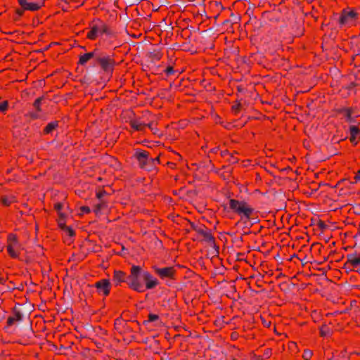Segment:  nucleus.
Listing matches in <instances>:
<instances>
[{"instance_id": "nucleus-1", "label": "nucleus", "mask_w": 360, "mask_h": 360, "mask_svg": "<svg viewBox=\"0 0 360 360\" xmlns=\"http://www.w3.org/2000/svg\"><path fill=\"white\" fill-rule=\"evenodd\" d=\"M88 29L89 31L86 37L91 41H95L103 35H105L106 39L110 41H113L117 37V33L105 21L98 18H94L89 22Z\"/></svg>"}, {"instance_id": "nucleus-2", "label": "nucleus", "mask_w": 360, "mask_h": 360, "mask_svg": "<svg viewBox=\"0 0 360 360\" xmlns=\"http://www.w3.org/2000/svg\"><path fill=\"white\" fill-rule=\"evenodd\" d=\"M229 209L238 214L242 221L250 220L254 214V208L245 200L230 199L229 201Z\"/></svg>"}, {"instance_id": "nucleus-3", "label": "nucleus", "mask_w": 360, "mask_h": 360, "mask_svg": "<svg viewBox=\"0 0 360 360\" xmlns=\"http://www.w3.org/2000/svg\"><path fill=\"white\" fill-rule=\"evenodd\" d=\"M143 270L139 265H132L128 278V287L138 292L145 291L144 285L141 282Z\"/></svg>"}, {"instance_id": "nucleus-4", "label": "nucleus", "mask_w": 360, "mask_h": 360, "mask_svg": "<svg viewBox=\"0 0 360 360\" xmlns=\"http://www.w3.org/2000/svg\"><path fill=\"white\" fill-rule=\"evenodd\" d=\"M193 229L198 234V239L207 243L211 247L216 250V252L219 253V247L215 243V238L212 236L211 231L205 226H195L192 224Z\"/></svg>"}, {"instance_id": "nucleus-5", "label": "nucleus", "mask_w": 360, "mask_h": 360, "mask_svg": "<svg viewBox=\"0 0 360 360\" xmlns=\"http://www.w3.org/2000/svg\"><path fill=\"white\" fill-rule=\"evenodd\" d=\"M359 13L353 8H346L341 11L339 24L351 27L355 26L359 19Z\"/></svg>"}, {"instance_id": "nucleus-6", "label": "nucleus", "mask_w": 360, "mask_h": 360, "mask_svg": "<svg viewBox=\"0 0 360 360\" xmlns=\"http://www.w3.org/2000/svg\"><path fill=\"white\" fill-rule=\"evenodd\" d=\"M6 250L8 255L13 258H18L21 253V245L18 236L14 233H9L6 240Z\"/></svg>"}, {"instance_id": "nucleus-7", "label": "nucleus", "mask_w": 360, "mask_h": 360, "mask_svg": "<svg viewBox=\"0 0 360 360\" xmlns=\"http://www.w3.org/2000/svg\"><path fill=\"white\" fill-rule=\"evenodd\" d=\"M129 117V124L131 127V128L133 129V131H144L146 128V124L147 122L144 120V118L147 117L148 115H150V112L146 111L144 112L142 117H131V116L133 115V112L131 111H127L125 112Z\"/></svg>"}, {"instance_id": "nucleus-8", "label": "nucleus", "mask_w": 360, "mask_h": 360, "mask_svg": "<svg viewBox=\"0 0 360 360\" xmlns=\"http://www.w3.org/2000/svg\"><path fill=\"white\" fill-rule=\"evenodd\" d=\"M19 5L25 11H37L44 6V0H18Z\"/></svg>"}, {"instance_id": "nucleus-9", "label": "nucleus", "mask_w": 360, "mask_h": 360, "mask_svg": "<svg viewBox=\"0 0 360 360\" xmlns=\"http://www.w3.org/2000/svg\"><path fill=\"white\" fill-rule=\"evenodd\" d=\"M153 269L155 273L162 280L166 278L174 279L176 269L173 266H167L163 268L153 266Z\"/></svg>"}, {"instance_id": "nucleus-10", "label": "nucleus", "mask_w": 360, "mask_h": 360, "mask_svg": "<svg viewBox=\"0 0 360 360\" xmlns=\"http://www.w3.org/2000/svg\"><path fill=\"white\" fill-rule=\"evenodd\" d=\"M94 286L97 289L98 294L102 295L104 297L109 295L111 289V284L108 279H101L96 282Z\"/></svg>"}, {"instance_id": "nucleus-11", "label": "nucleus", "mask_w": 360, "mask_h": 360, "mask_svg": "<svg viewBox=\"0 0 360 360\" xmlns=\"http://www.w3.org/2000/svg\"><path fill=\"white\" fill-rule=\"evenodd\" d=\"M142 279L145 282V290L155 288L159 285L158 280L154 277L149 271H143Z\"/></svg>"}, {"instance_id": "nucleus-12", "label": "nucleus", "mask_w": 360, "mask_h": 360, "mask_svg": "<svg viewBox=\"0 0 360 360\" xmlns=\"http://www.w3.org/2000/svg\"><path fill=\"white\" fill-rule=\"evenodd\" d=\"M134 156L142 168H145L148 162H153L155 161V159L149 158V153L143 150H136Z\"/></svg>"}, {"instance_id": "nucleus-13", "label": "nucleus", "mask_w": 360, "mask_h": 360, "mask_svg": "<svg viewBox=\"0 0 360 360\" xmlns=\"http://www.w3.org/2000/svg\"><path fill=\"white\" fill-rule=\"evenodd\" d=\"M129 275L122 270H115L112 274V281L115 286H120L122 283H127L128 285Z\"/></svg>"}, {"instance_id": "nucleus-14", "label": "nucleus", "mask_w": 360, "mask_h": 360, "mask_svg": "<svg viewBox=\"0 0 360 360\" xmlns=\"http://www.w3.org/2000/svg\"><path fill=\"white\" fill-rule=\"evenodd\" d=\"M98 62L105 72H112L115 63L114 59L109 56L99 58Z\"/></svg>"}, {"instance_id": "nucleus-15", "label": "nucleus", "mask_w": 360, "mask_h": 360, "mask_svg": "<svg viewBox=\"0 0 360 360\" xmlns=\"http://www.w3.org/2000/svg\"><path fill=\"white\" fill-rule=\"evenodd\" d=\"M346 265H349L352 268L360 266V254L352 253L347 255Z\"/></svg>"}, {"instance_id": "nucleus-16", "label": "nucleus", "mask_w": 360, "mask_h": 360, "mask_svg": "<svg viewBox=\"0 0 360 360\" xmlns=\"http://www.w3.org/2000/svg\"><path fill=\"white\" fill-rule=\"evenodd\" d=\"M22 314L20 313V311L14 310L13 315L9 316L7 319L6 326H5V328L8 329L10 326L13 325L15 322L20 321L22 320Z\"/></svg>"}, {"instance_id": "nucleus-17", "label": "nucleus", "mask_w": 360, "mask_h": 360, "mask_svg": "<svg viewBox=\"0 0 360 360\" xmlns=\"http://www.w3.org/2000/svg\"><path fill=\"white\" fill-rule=\"evenodd\" d=\"M350 131V141L354 144H357L358 141L360 140V131L359 128L356 126H351L349 127Z\"/></svg>"}, {"instance_id": "nucleus-18", "label": "nucleus", "mask_w": 360, "mask_h": 360, "mask_svg": "<svg viewBox=\"0 0 360 360\" xmlns=\"http://www.w3.org/2000/svg\"><path fill=\"white\" fill-rule=\"evenodd\" d=\"M94 56V52L84 53L79 56L78 64L84 65L86 63Z\"/></svg>"}, {"instance_id": "nucleus-19", "label": "nucleus", "mask_w": 360, "mask_h": 360, "mask_svg": "<svg viewBox=\"0 0 360 360\" xmlns=\"http://www.w3.org/2000/svg\"><path fill=\"white\" fill-rule=\"evenodd\" d=\"M58 127V122L53 121L48 123V124L44 129V133L49 134L52 132L53 130L56 129Z\"/></svg>"}, {"instance_id": "nucleus-20", "label": "nucleus", "mask_w": 360, "mask_h": 360, "mask_svg": "<svg viewBox=\"0 0 360 360\" xmlns=\"http://www.w3.org/2000/svg\"><path fill=\"white\" fill-rule=\"evenodd\" d=\"M1 202L4 206H10L15 202V198L13 196H3L1 198Z\"/></svg>"}, {"instance_id": "nucleus-21", "label": "nucleus", "mask_w": 360, "mask_h": 360, "mask_svg": "<svg viewBox=\"0 0 360 360\" xmlns=\"http://www.w3.org/2000/svg\"><path fill=\"white\" fill-rule=\"evenodd\" d=\"M339 112L343 113L348 121L352 120V110L350 108H344L339 110Z\"/></svg>"}, {"instance_id": "nucleus-22", "label": "nucleus", "mask_w": 360, "mask_h": 360, "mask_svg": "<svg viewBox=\"0 0 360 360\" xmlns=\"http://www.w3.org/2000/svg\"><path fill=\"white\" fill-rule=\"evenodd\" d=\"M59 218L58 219V226L62 229H64L67 226L65 225L66 223V215L64 213H60Z\"/></svg>"}, {"instance_id": "nucleus-23", "label": "nucleus", "mask_w": 360, "mask_h": 360, "mask_svg": "<svg viewBox=\"0 0 360 360\" xmlns=\"http://www.w3.org/2000/svg\"><path fill=\"white\" fill-rule=\"evenodd\" d=\"M44 99V97L41 96V97H39L37 98L34 102L33 103V106L34 108L36 109V110L37 112H41V101L42 100Z\"/></svg>"}, {"instance_id": "nucleus-24", "label": "nucleus", "mask_w": 360, "mask_h": 360, "mask_svg": "<svg viewBox=\"0 0 360 360\" xmlns=\"http://www.w3.org/2000/svg\"><path fill=\"white\" fill-rule=\"evenodd\" d=\"M39 112H37H37H29L26 113L25 116L32 120H37L40 117Z\"/></svg>"}, {"instance_id": "nucleus-25", "label": "nucleus", "mask_w": 360, "mask_h": 360, "mask_svg": "<svg viewBox=\"0 0 360 360\" xmlns=\"http://www.w3.org/2000/svg\"><path fill=\"white\" fill-rule=\"evenodd\" d=\"M146 127H148L153 134H158V128L154 125V122L152 121H149L146 124Z\"/></svg>"}, {"instance_id": "nucleus-26", "label": "nucleus", "mask_w": 360, "mask_h": 360, "mask_svg": "<svg viewBox=\"0 0 360 360\" xmlns=\"http://www.w3.org/2000/svg\"><path fill=\"white\" fill-rule=\"evenodd\" d=\"M313 356L312 351L309 349H304L302 354V357L305 360H311V357Z\"/></svg>"}, {"instance_id": "nucleus-27", "label": "nucleus", "mask_w": 360, "mask_h": 360, "mask_svg": "<svg viewBox=\"0 0 360 360\" xmlns=\"http://www.w3.org/2000/svg\"><path fill=\"white\" fill-rule=\"evenodd\" d=\"M8 108V103L7 101H4L0 103V112H4Z\"/></svg>"}, {"instance_id": "nucleus-28", "label": "nucleus", "mask_w": 360, "mask_h": 360, "mask_svg": "<svg viewBox=\"0 0 360 360\" xmlns=\"http://www.w3.org/2000/svg\"><path fill=\"white\" fill-rule=\"evenodd\" d=\"M262 325L266 328H269L271 326V321L266 319L263 316H260Z\"/></svg>"}, {"instance_id": "nucleus-29", "label": "nucleus", "mask_w": 360, "mask_h": 360, "mask_svg": "<svg viewBox=\"0 0 360 360\" xmlns=\"http://www.w3.org/2000/svg\"><path fill=\"white\" fill-rule=\"evenodd\" d=\"M164 72H165L166 75L168 77V76H170V75H172L175 73V71L173 68L172 66H168L165 70Z\"/></svg>"}, {"instance_id": "nucleus-30", "label": "nucleus", "mask_w": 360, "mask_h": 360, "mask_svg": "<svg viewBox=\"0 0 360 360\" xmlns=\"http://www.w3.org/2000/svg\"><path fill=\"white\" fill-rule=\"evenodd\" d=\"M271 354H272L271 349L266 348L264 351L262 356L264 359H268L271 356Z\"/></svg>"}, {"instance_id": "nucleus-31", "label": "nucleus", "mask_w": 360, "mask_h": 360, "mask_svg": "<svg viewBox=\"0 0 360 360\" xmlns=\"http://www.w3.org/2000/svg\"><path fill=\"white\" fill-rule=\"evenodd\" d=\"M63 207V205L61 202H57L54 205V209L58 212V215H60V213H63L61 212Z\"/></svg>"}, {"instance_id": "nucleus-32", "label": "nucleus", "mask_w": 360, "mask_h": 360, "mask_svg": "<svg viewBox=\"0 0 360 360\" xmlns=\"http://www.w3.org/2000/svg\"><path fill=\"white\" fill-rule=\"evenodd\" d=\"M66 233L70 236H75V231L70 226H67L65 229H63Z\"/></svg>"}, {"instance_id": "nucleus-33", "label": "nucleus", "mask_w": 360, "mask_h": 360, "mask_svg": "<svg viewBox=\"0 0 360 360\" xmlns=\"http://www.w3.org/2000/svg\"><path fill=\"white\" fill-rule=\"evenodd\" d=\"M106 194V191L103 189H101L96 191V195L98 199H101Z\"/></svg>"}, {"instance_id": "nucleus-34", "label": "nucleus", "mask_w": 360, "mask_h": 360, "mask_svg": "<svg viewBox=\"0 0 360 360\" xmlns=\"http://www.w3.org/2000/svg\"><path fill=\"white\" fill-rule=\"evenodd\" d=\"M240 107H241V105L240 103H236L235 105H233L232 106V110L234 112H238L240 109Z\"/></svg>"}, {"instance_id": "nucleus-35", "label": "nucleus", "mask_w": 360, "mask_h": 360, "mask_svg": "<svg viewBox=\"0 0 360 360\" xmlns=\"http://www.w3.org/2000/svg\"><path fill=\"white\" fill-rule=\"evenodd\" d=\"M148 319L150 321H154L158 319V316L153 314H150L148 316Z\"/></svg>"}, {"instance_id": "nucleus-36", "label": "nucleus", "mask_w": 360, "mask_h": 360, "mask_svg": "<svg viewBox=\"0 0 360 360\" xmlns=\"http://www.w3.org/2000/svg\"><path fill=\"white\" fill-rule=\"evenodd\" d=\"M81 211L84 213L89 214L91 212V209L87 206H82L81 207Z\"/></svg>"}, {"instance_id": "nucleus-37", "label": "nucleus", "mask_w": 360, "mask_h": 360, "mask_svg": "<svg viewBox=\"0 0 360 360\" xmlns=\"http://www.w3.org/2000/svg\"><path fill=\"white\" fill-rule=\"evenodd\" d=\"M102 207H103V205L102 204H98L97 205H96V207H95V210H94V212L98 213L101 211V210L102 209Z\"/></svg>"}, {"instance_id": "nucleus-38", "label": "nucleus", "mask_w": 360, "mask_h": 360, "mask_svg": "<svg viewBox=\"0 0 360 360\" xmlns=\"http://www.w3.org/2000/svg\"><path fill=\"white\" fill-rule=\"evenodd\" d=\"M354 179H355L356 182L360 181V169L358 170L357 173L356 174V175L354 176Z\"/></svg>"}, {"instance_id": "nucleus-39", "label": "nucleus", "mask_w": 360, "mask_h": 360, "mask_svg": "<svg viewBox=\"0 0 360 360\" xmlns=\"http://www.w3.org/2000/svg\"><path fill=\"white\" fill-rule=\"evenodd\" d=\"M229 154V151L228 150H224V151H222L221 152V155L222 156H225L226 155Z\"/></svg>"}, {"instance_id": "nucleus-40", "label": "nucleus", "mask_w": 360, "mask_h": 360, "mask_svg": "<svg viewBox=\"0 0 360 360\" xmlns=\"http://www.w3.org/2000/svg\"><path fill=\"white\" fill-rule=\"evenodd\" d=\"M320 332H321V336H325L326 334H325L324 330H323V328H321V331Z\"/></svg>"}, {"instance_id": "nucleus-41", "label": "nucleus", "mask_w": 360, "mask_h": 360, "mask_svg": "<svg viewBox=\"0 0 360 360\" xmlns=\"http://www.w3.org/2000/svg\"><path fill=\"white\" fill-rule=\"evenodd\" d=\"M161 58V55L160 54H157L156 55V59L157 60H160Z\"/></svg>"}, {"instance_id": "nucleus-42", "label": "nucleus", "mask_w": 360, "mask_h": 360, "mask_svg": "<svg viewBox=\"0 0 360 360\" xmlns=\"http://www.w3.org/2000/svg\"><path fill=\"white\" fill-rule=\"evenodd\" d=\"M4 249V246L3 245H0V251L2 252Z\"/></svg>"}, {"instance_id": "nucleus-43", "label": "nucleus", "mask_w": 360, "mask_h": 360, "mask_svg": "<svg viewBox=\"0 0 360 360\" xmlns=\"http://www.w3.org/2000/svg\"><path fill=\"white\" fill-rule=\"evenodd\" d=\"M101 180H102V179L101 177L98 178V181H101Z\"/></svg>"}, {"instance_id": "nucleus-44", "label": "nucleus", "mask_w": 360, "mask_h": 360, "mask_svg": "<svg viewBox=\"0 0 360 360\" xmlns=\"http://www.w3.org/2000/svg\"><path fill=\"white\" fill-rule=\"evenodd\" d=\"M2 283V279H0V283Z\"/></svg>"}, {"instance_id": "nucleus-45", "label": "nucleus", "mask_w": 360, "mask_h": 360, "mask_svg": "<svg viewBox=\"0 0 360 360\" xmlns=\"http://www.w3.org/2000/svg\"><path fill=\"white\" fill-rule=\"evenodd\" d=\"M233 360H236V359H233Z\"/></svg>"}]
</instances>
